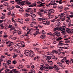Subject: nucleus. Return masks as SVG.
<instances>
[{
    "label": "nucleus",
    "mask_w": 73,
    "mask_h": 73,
    "mask_svg": "<svg viewBox=\"0 0 73 73\" xmlns=\"http://www.w3.org/2000/svg\"><path fill=\"white\" fill-rule=\"evenodd\" d=\"M35 28H36L34 29V31H36V32L33 34V35H34L35 36H36L37 35V34H40V33L38 31H39V30L38 29H37V28H38L37 27H35Z\"/></svg>",
    "instance_id": "nucleus-1"
},
{
    "label": "nucleus",
    "mask_w": 73,
    "mask_h": 73,
    "mask_svg": "<svg viewBox=\"0 0 73 73\" xmlns=\"http://www.w3.org/2000/svg\"><path fill=\"white\" fill-rule=\"evenodd\" d=\"M6 44H7V46H8L9 47H10L11 46L13 45V42H10L9 41H8V42H7Z\"/></svg>",
    "instance_id": "nucleus-2"
},
{
    "label": "nucleus",
    "mask_w": 73,
    "mask_h": 73,
    "mask_svg": "<svg viewBox=\"0 0 73 73\" xmlns=\"http://www.w3.org/2000/svg\"><path fill=\"white\" fill-rule=\"evenodd\" d=\"M30 53L31 51H29V50H26L25 51L24 54H25L26 56H28L29 54H30Z\"/></svg>",
    "instance_id": "nucleus-3"
},
{
    "label": "nucleus",
    "mask_w": 73,
    "mask_h": 73,
    "mask_svg": "<svg viewBox=\"0 0 73 73\" xmlns=\"http://www.w3.org/2000/svg\"><path fill=\"white\" fill-rule=\"evenodd\" d=\"M22 3H25V4H27V5H30L31 4V3L30 2H29V1H22V2H21Z\"/></svg>",
    "instance_id": "nucleus-4"
},
{
    "label": "nucleus",
    "mask_w": 73,
    "mask_h": 73,
    "mask_svg": "<svg viewBox=\"0 0 73 73\" xmlns=\"http://www.w3.org/2000/svg\"><path fill=\"white\" fill-rule=\"evenodd\" d=\"M33 12H31V13H29V16H31L32 17H36V15L35 14H32L33 13Z\"/></svg>",
    "instance_id": "nucleus-5"
},
{
    "label": "nucleus",
    "mask_w": 73,
    "mask_h": 73,
    "mask_svg": "<svg viewBox=\"0 0 73 73\" xmlns=\"http://www.w3.org/2000/svg\"><path fill=\"white\" fill-rule=\"evenodd\" d=\"M52 52L53 53H56V54L58 53V55H60V54H61V53H62V52H61L60 51L58 52H57V51L56 50H53L52 51Z\"/></svg>",
    "instance_id": "nucleus-6"
},
{
    "label": "nucleus",
    "mask_w": 73,
    "mask_h": 73,
    "mask_svg": "<svg viewBox=\"0 0 73 73\" xmlns=\"http://www.w3.org/2000/svg\"><path fill=\"white\" fill-rule=\"evenodd\" d=\"M45 3H40V5H38V7H45L44 4H45Z\"/></svg>",
    "instance_id": "nucleus-7"
},
{
    "label": "nucleus",
    "mask_w": 73,
    "mask_h": 73,
    "mask_svg": "<svg viewBox=\"0 0 73 73\" xmlns=\"http://www.w3.org/2000/svg\"><path fill=\"white\" fill-rule=\"evenodd\" d=\"M70 31V29L69 28H67L66 29V31L67 33H71V31Z\"/></svg>",
    "instance_id": "nucleus-8"
},
{
    "label": "nucleus",
    "mask_w": 73,
    "mask_h": 73,
    "mask_svg": "<svg viewBox=\"0 0 73 73\" xmlns=\"http://www.w3.org/2000/svg\"><path fill=\"white\" fill-rule=\"evenodd\" d=\"M51 59V56H48L46 58V60L49 61Z\"/></svg>",
    "instance_id": "nucleus-9"
},
{
    "label": "nucleus",
    "mask_w": 73,
    "mask_h": 73,
    "mask_svg": "<svg viewBox=\"0 0 73 73\" xmlns=\"http://www.w3.org/2000/svg\"><path fill=\"white\" fill-rule=\"evenodd\" d=\"M48 11L49 12H50V13H54V10L53 9H48Z\"/></svg>",
    "instance_id": "nucleus-10"
},
{
    "label": "nucleus",
    "mask_w": 73,
    "mask_h": 73,
    "mask_svg": "<svg viewBox=\"0 0 73 73\" xmlns=\"http://www.w3.org/2000/svg\"><path fill=\"white\" fill-rule=\"evenodd\" d=\"M45 36L44 35H42L41 36H40V38H42V39H44L45 38Z\"/></svg>",
    "instance_id": "nucleus-11"
},
{
    "label": "nucleus",
    "mask_w": 73,
    "mask_h": 73,
    "mask_svg": "<svg viewBox=\"0 0 73 73\" xmlns=\"http://www.w3.org/2000/svg\"><path fill=\"white\" fill-rule=\"evenodd\" d=\"M61 33L62 34H65L66 33V31H65V30H63L61 31Z\"/></svg>",
    "instance_id": "nucleus-12"
},
{
    "label": "nucleus",
    "mask_w": 73,
    "mask_h": 73,
    "mask_svg": "<svg viewBox=\"0 0 73 73\" xmlns=\"http://www.w3.org/2000/svg\"><path fill=\"white\" fill-rule=\"evenodd\" d=\"M65 15V14L64 13H61V15H59V17H62L64 15Z\"/></svg>",
    "instance_id": "nucleus-13"
},
{
    "label": "nucleus",
    "mask_w": 73,
    "mask_h": 73,
    "mask_svg": "<svg viewBox=\"0 0 73 73\" xmlns=\"http://www.w3.org/2000/svg\"><path fill=\"white\" fill-rule=\"evenodd\" d=\"M62 64V63H61V62H57V64H58L59 65V66H61V67H62V66H63V65L62 64Z\"/></svg>",
    "instance_id": "nucleus-14"
},
{
    "label": "nucleus",
    "mask_w": 73,
    "mask_h": 73,
    "mask_svg": "<svg viewBox=\"0 0 73 73\" xmlns=\"http://www.w3.org/2000/svg\"><path fill=\"white\" fill-rule=\"evenodd\" d=\"M59 29L61 31H62V30H65V28H63L62 27H60V28H59Z\"/></svg>",
    "instance_id": "nucleus-15"
},
{
    "label": "nucleus",
    "mask_w": 73,
    "mask_h": 73,
    "mask_svg": "<svg viewBox=\"0 0 73 73\" xmlns=\"http://www.w3.org/2000/svg\"><path fill=\"white\" fill-rule=\"evenodd\" d=\"M53 68H54V66H48V69H50L51 70H52V69H53Z\"/></svg>",
    "instance_id": "nucleus-16"
},
{
    "label": "nucleus",
    "mask_w": 73,
    "mask_h": 73,
    "mask_svg": "<svg viewBox=\"0 0 73 73\" xmlns=\"http://www.w3.org/2000/svg\"><path fill=\"white\" fill-rule=\"evenodd\" d=\"M7 64L8 65H9V64H11V60H8V61L7 62Z\"/></svg>",
    "instance_id": "nucleus-17"
},
{
    "label": "nucleus",
    "mask_w": 73,
    "mask_h": 73,
    "mask_svg": "<svg viewBox=\"0 0 73 73\" xmlns=\"http://www.w3.org/2000/svg\"><path fill=\"white\" fill-rule=\"evenodd\" d=\"M18 20L19 21H18V22H19V23H20L21 24H23V21H22V20L20 19H19Z\"/></svg>",
    "instance_id": "nucleus-18"
},
{
    "label": "nucleus",
    "mask_w": 73,
    "mask_h": 73,
    "mask_svg": "<svg viewBox=\"0 0 73 73\" xmlns=\"http://www.w3.org/2000/svg\"><path fill=\"white\" fill-rule=\"evenodd\" d=\"M29 55H30L31 57H34L35 56V54H32L30 53V54H29Z\"/></svg>",
    "instance_id": "nucleus-19"
},
{
    "label": "nucleus",
    "mask_w": 73,
    "mask_h": 73,
    "mask_svg": "<svg viewBox=\"0 0 73 73\" xmlns=\"http://www.w3.org/2000/svg\"><path fill=\"white\" fill-rule=\"evenodd\" d=\"M64 44L62 43H59L58 44V46H62Z\"/></svg>",
    "instance_id": "nucleus-20"
},
{
    "label": "nucleus",
    "mask_w": 73,
    "mask_h": 73,
    "mask_svg": "<svg viewBox=\"0 0 73 73\" xmlns=\"http://www.w3.org/2000/svg\"><path fill=\"white\" fill-rule=\"evenodd\" d=\"M5 14H4V15H3L1 16V19L2 20H3V19H5Z\"/></svg>",
    "instance_id": "nucleus-21"
},
{
    "label": "nucleus",
    "mask_w": 73,
    "mask_h": 73,
    "mask_svg": "<svg viewBox=\"0 0 73 73\" xmlns=\"http://www.w3.org/2000/svg\"><path fill=\"white\" fill-rule=\"evenodd\" d=\"M17 55V54H15L13 56V58H16V57H17V55Z\"/></svg>",
    "instance_id": "nucleus-22"
},
{
    "label": "nucleus",
    "mask_w": 73,
    "mask_h": 73,
    "mask_svg": "<svg viewBox=\"0 0 73 73\" xmlns=\"http://www.w3.org/2000/svg\"><path fill=\"white\" fill-rule=\"evenodd\" d=\"M26 31H29V32H31V31H33V29L31 28L30 29H27Z\"/></svg>",
    "instance_id": "nucleus-23"
},
{
    "label": "nucleus",
    "mask_w": 73,
    "mask_h": 73,
    "mask_svg": "<svg viewBox=\"0 0 73 73\" xmlns=\"http://www.w3.org/2000/svg\"><path fill=\"white\" fill-rule=\"evenodd\" d=\"M62 38L60 37L57 39L56 41H60V40H62Z\"/></svg>",
    "instance_id": "nucleus-24"
},
{
    "label": "nucleus",
    "mask_w": 73,
    "mask_h": 73,
    "mask_svg": "<svg viewBox=\"0 0 73 73\" xmlns=\"http://www.w3.org/2000/svg\"><path fill=\"white\" fill-rule=\"evenodd\" d=\"M38 14L40 15V17L42 16V13L40 12V11H39L38 12Z\"/></svg>",
    "instance_id": "nucleus-25"
},
{
    "label": "nucleus",
    "mask_w": 73,
    "mask_h": 73,
    "mask_svg": "<svg viewBox=\"0 0 73 73\" xmlns=\"http://www.w3.org/2000/svg\"><path fill=\"white\" fill-rule=\"evenodd\" d=\"M31 9H32V8H27V9L26 10V12H29V10H31Z\"/></svg>",
    "instance_id": "nucleus-26"
},
{
    "label": "nucleus",
    "mask_w": 73,
    "mask_h": 73,
    "mask_svg": "<svg viewBox=\"0 0 73 73\" xmlns=\"http://www.w3.org/2000/svg\"><path fill=\"white\" fill-rule=\"evenodd\" d=\"M15 12H13L12 13L11 15L13 17H15Z\"/></svg>",
    "instance_id": "nucleus-27"
},
{
    "label": "nucleus",
    "mask_w": 73,
    "mask_h": 73,
    "mask_svg": "<svg viewBox=\"0 0 73 73\" xmlns=\"http://www.w3.org/2000/svg\"><path fill=\"white\" fill-rule=\"evenodd\" d=\"M13 72L14 73H17L19 72V71H18L16 70H12V71H13Z\"/></svg>",
    "instance_id": "nucleus-28"
},
{
    "label": "nucleus",
    "mask_w": 73,
    "mask_h": 73,
    "mask_svg": "<svg viewBox=\"0 0 73 73\" xmlns=\"http://www.w3.org/2000/svg\"><path fill=\"white\" fill-rule=\"evenodd\" d=\"M25 16H26V17H28V16H30L29 14H29L28 13H26L25 15Z\"/></svg>",
    "instance_id": "nucleus-29"
},
{
    "label": "nucleus",
    "mask_w": 73,
    "mask_h": 73,
    "mask_svg": "<svg viewBox=\"0 0 73 73\" xmlns=\"http://www.w3.org/2000/svg\"><path fill=\"white\" fill-rule=\"evenodd\" d=\"M47 35H51V36H53V35L51 33H48L47 34Z\"/></svg>",
    "instance_id": "nucleus-30"
},
{
    "label": "nucleus",
    "mask_w": 73,
    "mask_h": 73,
    "mask_svg": "<svg viewBox=\"0 0 73 73\" xmlns=\"http://www.w3.org/2000/svg\"><path fill=\"white\" fill-rule=\"evenodd\" d=\"M9 49V50L12 51V50H13V48L12 47H11Z\"/></svg>",
    "instance_id": "nucleus-31"
},
{
    "label": "nucleus",
    "mask_w": 73,
    "mask_h": 73,
    "mask_svg": "<svg viewBox=\"0 0 73 73\" xmlns=\"http://www.w3.org/2000/svg\"><path fill=\"white\" fill-rule=\"evenodd\" d=\"M62 6H59L58 7V8L59 9H62Z\"/></svg>",
    "instance_id": "nucleus-32"
},
{
    "label": "nucleus",
    "mask_w": 73,
    "mask_h": 73,
    "mask_svg": "<svg viewBox=\"0 0 73 73\" xmlns=\"http://www.w3.org/2000/svg\"><path fill=\"white\" fill-rule=\"evenodd\" d=\"M13 63L14 64V65H15L17 62H16V60H14L13 61Z\"/></svg>",
    "instance_id": "nucleus-33"
},
{
    "label": "nucleus",
    "mask_w": 73,
    "mask_h": 73,
    "mask_svg": "<svg viewBox=\"0 0 73 73\" xmlns=\"http://www.w3.org/2000/svg\"><path fill=\"white\" fill-rule=\"evenodd\" d=\"M14 68V67L13 66L11 65L9 67V68L10 69H12L13 68Z\"/></svg>",
    "instance_id": "nucleus-34"
},
{
    "label": "nucleus",
    "mask_w": 73,
    "mask_h": 73,
    "mask_svg": "<svg viewBox=\"0 0 73 73\" xmlns=\"http://www.w3.org/2000/svg\"><path fill=\"white\" fill-rule=\"evenodd\" d=\"M59 29L58 28H55L54 29V31H56L57 30H58Z\"/></svg>",
    "instance_id": "nucleus-35"
},
{
    "label": "nucleus",
    "mask_w": 73,
    "mask_h": 73,
    "mask_svg": "<svg viewBox=\"0 0 73 73\" xmlns=\"http://www.w3.org/2000/svg\"><path fill=\"white\" fill-rule=\"evenodd\" d=\"M15 7L17 8H20V6L18 5H16L15 6Z\"/></svg>",
    "instance_id": "nucleus-36"
},
{
    "label": "nucleus",
    "mask_w": 73,
    "mask_h": 73,
    "mask_svg": "<svg viewBox=\"0 0 73 73\" xmlns=\"http://www.w3.org/2000/svg\"><path fill=\"white\" fill-rule=\"evenodd\" d=\"M68 25L69 27H71L72 26V25L71 23L68 24Z\"/></svg>",
    "instance_id": "nucleus-37"
},
{
    "label": "nucleus",
    "mask_w": 73,
    "mask_h": 73,
    "mask_svg": "<svg viewBox=\"0 0 73 73\" xmlns=\"http://www.w3.org/2000/svg\"><path fill=\"white\" fill-rule=\"evenodd\" d=\"M3 7H4V6L3 5H0V9H3Z\"/></svg>",
    "instance_id": "nucleus-38"
},
{
    "label": "nucleus",
    "mask_w": 73,
    "mask_h": 73,
    "mask_svg": "<svg viewBox=\"0 0 73 73\" xmlns=\"http://www.w3.org/2000/svg\"><path fill=\"white\" fill-rule=\"evenodd\" d=\"M38 45V43H37L36 44H33V46H37Z\"/></svg>",
    "instance_id": "nucleus-39"
},
{
    "label": "nucleus",
    "mask_w": 73,
    "mask_h": 73,
    "mask_svg": "<svg viewBox=\"0 0 73 73\" xmlns=\"http://www.w3.org/2000/svg\"><path fill=\"white\" fill-rule=\"evenodd\" d=\"M66 22L67 23H70V19H67L66 20Z\"/></svg>",
    "instance_id": "nucleus-40"
},
{
    "label": "nucleus",
    "mask_w": 73,
    "mask_h": 73,
    "mask_svg": "<svg viewBox=\"0 0 73 73\" xmlns=\"http://www.w3.org/2000/svg\"><path fill=\"white\" fill-rule=\"evenodd\" d=\"M42 33H43V34H44V35H45V34L46 33H45V32L44 31V30H42Z\"/></svg>",
    "instance_id": "nucleus-41"
},
{
    "label": "nucleus",
    "mask_w": 73,
    "mask_h": 73,
    "mask_svg": "<svg viewBox=\"0 0 73 73\" xmlns=\"http://www.w3.org/2000/svg\"><path fill=\"white\" fill-rule=\"evenodd\" d=\"M50 24V22L49 21H46V25H49Z\"/></svg>",
    "instance_id": "nucleus-42"
},
{
    "label": "nucleus",
    "mask_w": 73,
    "mask_h": 73,
    "mask_svg": "<svg viewBox=\"0 0 73 73\" xmlns=\"http://www.w3.org/2000/svg\"><path fill=\"white\" fill-rule=\"evenodd\" d=\"M8 28H11L12 27V25H9V26L8 27Z\"/></svg>",
    "instance_id": "nucleus-43"
},
{
    "label": "nucleus",
    "mask_w": 73,
    "mask_h": 73,
    "mask_svg": "<svg viewBox=\"0 0 73 73\" xmlns=\"http://www.w3.org/2000/svg\"><path fill=\"white\" fill-rule=\"evenodd\" d=\"M64 58H63L61 61V62L62 63H64Z\"/></svg>",
    "instance_id": "nucleus-44"
},
{
    "label": "nucleus",
    "mask_w": 73,
    "mask_h": 73,
    "mask_svg": "<svg viewBox=\"0 0 73 73\" xmlns=\"http://www.w3.org/2000/svg\"><path fill=\"white\" fill-rule=\"evenodd\" d=\"M37 27H38L39 28H42V26H40V25H38L37 26Z\"/></svg>",
    "instance_id": "nucleus-45"
},
{
    "label": "nucleus",
    "mask_w": 73,
    "mask_h": 73,
    "mask_svg": "<svg viewBox=\"0 0 73 73\" xmlns=\"http://www.w3.org/2000/svg\"><path fill=\"white\" fill-rule=\"evenodd\" d=\"M25 21H29V19L27 18V19H25Z\"/></svg>",
    "instance_id": "nucleus-46"
},
{
    "label": "nucleus",
    "mask_w": 73,
    "mask_h": 73,
    "mask_svg": "<svg viewBox=\"0 0 73 73\" xmlns=\"http://www.w3.org/2000/svg\"><path fill=\"white\" fill-rule=\"evenodd\" d=\"M11 14V11H9L8 13V15H10Z\"/></svg>",
    "instance_id": "nucleus-47"
},
{
    "label": "nucleus",
    "mask_w": 73,
    "mask_h": 73,
    "mask_svg": "<svg viewBox=\"0 0 73 73\" xmlns=\"http://www.w3.org/2000/svg\"><path fill=\"white\" fill-rule=\"evenodd\" d=\"M65 42L66 43H69V42H70V41L69 40H65Z\"/></svg>",
    "instance_id": "nucleus-48"
},
{
    "label": "nucleus",
    "mask_w": 73,
    "mask_h": 73,
    "mask_svg": "<svg viewBox=\"0 0 73 73\" xmlns=\"http://www.w3.org/2000/svg\"><path fill=\"white\" fill-rule=\"evenodd\" d=\"M38 21H41V18H38Z\"/></svg>",
    "instance_id": "nucleus-49"
},
{
    "label": "nucleus",
    "mask_w": 73,
    "mask_h": 73,
    "mask_svg": "<svg viewBox=\"0 0 73 73\" xmlns=\"http://www.w3.org/2000/svg\"><path fill=\"white\" fill-rule=\"evenodd\" d=\"M17 53H19L20 54L21 53V52L20 51H17L16 52Z\"/></svg>",
    "instance_id": "nucleus-50"
},
{
    "label": "nucleus",
    "mask_w": 73,
    "mask_h": 73,
    "mask_svg": "<svg viewBox=\"0 0 73 73\" xmlns=\"http://www.w3.org/2000/svg\"><path fill=\"white\" fill-rule=\"evenodd\" d=\"M4 5H5V6L6 7H7V6H8V3H7V4H3Z\"/></svg>",
    "instance_id": "nucleus-51"
},
{
    "label": "nucleus",
    "mask_w": 73,
    "mask_h": 73,
    "mask_svg": "<svg viewBox=\"0 0 73 73\" xmlns=\"http://www.w3.org/2000/svg\"><path fill=\"white\" fill-rule=\"evenodd\" d=\"M39 12H44V10L43 9H40V10Z\"/></svg>",
    "instance_id": "nucleus-52"
},
{
    "label": "nucleus",
    "mask_w": 73,
    "mask_h": 73,
    "mask_svg": "<svg viewBox=\"0 0 73 73\" xmlns=\"http://www.w3.org/2000/svg\"><path fill=\"white\" fill-rule=\"evenodd\" d=\"M5 38H6V37H8V35H4L3 36Z\"/></svg>",
    "instance_id": "nucleus-53"
},
{
    "label": "nucleus",
    "mask_w": 73,
    "mask_h": 73,
    "mask_svg": "<svg viewBox=\"0 0 73 73\" xmlns=\"http://www.w3.org/2000/svg\"><path fill=\"white\" fill-rule=\"evenodd\" d=\"M33 73H35V70H30Z\"/></svg>",
    "instance_id": "nucleus-54"
},
{
    "label": "nucleus",
    "mask_w": 73,
    "mask_h": 73,
    "mask_svg": "<svg viewBox=\"0 0 73 73\" xmlns=\"http://www.w3.org/2000/svg\"><path fill=\"white\" fill-rule=\"evenodd\" d=\"M55 33V34L54 33V35H58V33H57V32H56Z\"/></svg>",
    "instance_id": "nucleus-55"
},
{
    "label": "nucleus",
    "mask_w": 73,
    "mask_h": 73,
    "mask_svg": "<svg viewBox=\"0 0 73 73\" xmlns=\"http://www.w3.org/2000/svg\"><path fill=\"white\" fill-rule=\"evenodd\" d=\"M11 3H12V4H14L15 2L12 1H10Z\"/></svg>",
    "instance_id": "nucleus-56"
},
{
    "label": "nucleus",
    "mask_w": 73,
    "mask_h": 73,
    "mask_svg": "<svg viewBox=\"0 0 73 73\" xmlns=\"http://www.w3.org/2000/svg\"><path fill=\"white\" fill-rule=\"evenodd\" d=\"M32 5H33V6H36V4L35 3H33Z\"/></svg>",
    "instance_id": "nucleus-57"
},
{
    "label": "nucleus",
    "mask_w": 73,
    "mask_h": 73,
    "mask_svg": "<svg viewBox=\"0 0 73 73\" xmlns=\"http://www.w3.org/2000/svg\"><path fill=\"white\" fill-rule=\"evenodd\" d=\"M13 40H16L17 39V38L16 37H14L12 38Z\"/></svg>",
    "instance_id": "nucleus-58"
},
{
    "label": "nucleus",
    "mask_w": 73,
    "mask_h": 73,
    "mask_svg": "<svg viewBox=\"0 0 73 73\" xmlns=\"http://www.w3.org/2000/svg\"><path fill=\"white\" fill-rule=\"evenodd\" d=\"M43 67V66H42L40 68V69L41 70H43V68H42Z\"/></svg>",
    "instance_id": "nucleus-59"
},
{
    "label": "nucleus",
    "mask_w": 73,
    "mask_h": 73,
    "mask_svg": "<svg viewBox=\"0 0 73 73\" xmlns=\"http://www.w3.org/2000/svg\"><path fill=\"white\" fill-rule=\"evenodd\" d=\"M45 20V19L44 18H41V21L42 20V21H43V20Z\"/></svg>",
    "instance_id": "nucleus-60"
},
{
    "label": "nucleus",
    "mask_w": 73,
    "mask_h": 73,
    "mask_svg": "<svg viewBox=\"0 0 73 73\" xmlns=\"http://www.w3.org/2000/svg\"><path fill=\"white\" fill-rule=\"evenodd\" d=\"M51 44V43L48 42L46 44L47 45H50V44Z\"/></svg>",
    "instance_id": "nucleus-61"
},
{
    "label": "nucleus",
    "mask_w": 73,
    "mask_h": 73,
    "mask_svg": "<svg viewBox=\"0 0 73 73\" xmlns=\"http://www.w3.org/2000/svg\"><path fill=\"white\" fill-rule=\"evenodd\" d=\"M30 52H31V53H32V54H34V52H33V51L32 50H30Z\"/></svg>",
    "instance_id": "nucleus-62"
},
{
    "label": "nucleus",
    "mask_w": 73,
    "mask_h": 73,
    "mask_svg": "<svg viewBox=\"0 0 73 73\" xmlns=\"http://www.w3.org/2000/svg\"><path fill=\"white\" fill-rule=\"evenodd\" d=\"M65 20V18L64 17L61 20L62 21H64V20Z\"/></svg>",
    "instance_id": "nucleus-63"
},
{
    "label": "nucleus",
    "mask_w": 73,
    "mask_h": 73,
    "mask_svg": "<svg viewBox=\"0 0 73 73\" xmlns=\"http://www.w3.org/2000/svg\"><path fill=\"white\" fill-rule=\"evenodd\" d=\"M70 62H72L71 61H72V62H73V59H72V58H70Z\"/></svg>",
    "instance_id": "nucleus-64"
}]
</instances>
